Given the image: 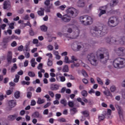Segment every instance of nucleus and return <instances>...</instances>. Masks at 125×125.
Returning <instances> with one entry per match:
<instances>
[{
    "label": "nucleus",
    "mask_w": 125,
    "mask_h": 125,
    "mask_svg": "<svg viewBox=\"0 0 125 125\" xmlns=\"http://www.w3.org/2000/svg\"><path fill=\"white\" fill-rule=\"evenodd\" d=\"M107 43H114L115 44H121V45H125V37L120 38L118 36L111 38H107L106 39Z\"/></svg>",
    "instance_id": "f257e3e1"
},
{
    "label": "nucleus",
    "mask_w": 125,
    "mask_h": 125,
    "mask_svg": "<svg viewBox=\"0 0 125 125\" xmlns=\"http://www.w3.org/2000/svg\"><path fill=\"white\" fill-rule=\"evenodd\" d=\"M104 28L102 26H100L98 27L94 26L93 29L90 30V33L93 37H103L106 33L104 32Z\"/></svg>",
    "instance_id": "f03ea898"
},
{
    "label": "nucleus",
    "mask_w": 125,
    "mask_h": 125,
    "mask_svg": "<svg viewBox=\"0 0 125 125\" xmlns=\"http://www.w3.org/2000/svg\"><path fill=\"white\" fill-rule=\"evenodd\" d=\"M113 65L114 68L117 69H122L125 67V59L118 57L115 59L113 62Z\"/></svg>",
    "instance_id": "7ed1b4c3"
},
{
    "label": "nucleus",
    "mask_w": 125,
    "mask_h": 125,
    "mask_svg": "<svg viewBox=\"0 0 125 125\" xmlns=\"http://www.w3.org/2000/svg\"><path fill=\"white\" fill-rule=\"evenodd\" d=\"M79 19L82 24L85 26L90 25L92 24V22H93L92 18L87 15L82 16L79 18Z\"/></svg>",
    "instance_id": "20e7f679"
},
{
    "label": "nucleus",
    "mask_w": 125,
    "mask_h": 125,
    "mask_svg": "<svg viewBox=\"0 0 125 125\" xmlns=\"http://www.w3.org/2000/svg\"><path fill=\"white\" fill-rule=\"evenodd\" d=\"M87 57L88 58V61H89L91 65H93V66H96L97 65V60L95 58V55H94V54H89L88 55Z\"/></svg>",
    "instance_id": "39448f33"
},
{
    "label": "nucleus",
    "mask_w": 125,
    "mask_h": 125,
    "mask_svg": "<svg viewBox=\"0 0 125 125\" xmlns=\"http://www.w3.org/2000/svg\"><path fill=\"white\" fill-rule=\"evenodd\" d=\"M67 12L71 14L73 17H77L79 14V10L73 7L69 8L67 10Z\"/></svg>",
    "instance_id": "423d86ee"
},
{
    "label": "nucleus",
    "mask_w": 125,
    "mask_h": 125,
    "mask_svg": "<svg viewBox=\"0 0 125 125\" xmlns=\"http://www.w3.org/2000/svg\"><path fill=\"white\" fill-rule=\"evenodd\" d=\"M115 20H116V17H110L108 21V25L109 27H116L117 24H115Z\"/></svg>",
    "instance_id": "0eeeda50"
},
{
    "label": "nucleus",
    "mask_w": 125,
    "mask_h": 125,
    "mask_svg": "<svg viewBox=\"0 0 125 125\" xmlns=\"http://www.w3.org/2000/svg\"><path fill=\"white\" fill-rule=\"evenodd\" d=\"M72 48L74 51H80L81 48H82V45L77 42L74 43L72 46Z\"/></svg>",
    "instance_id": "6e6552de"
},
{
    "label": "nucleus",
    "mask_w": 125,
    "mask_h": 125,
    "mask_svg": "<svg viewBox=\"0 0 125 125\" xmlns=\"http://www.w3.org/2000/svg\"><path fill=\"white\" fill-rule=\"evenodd\" d=\"M116 53L118 56H124L125 54V47H119L116 51Z\"/></svg>",
    "instance_id": "1a4fd4ad"
},
{
    "label": "nucleus",
    "mask_w": 125,
    "mask_h": 125,
    "mask_svg": "<svg viewBox=\"0 0 125 125\" xmlns=\"http://www.w3.org/2000/svg\"><path fill=\"white\" fill-rule=\"evenodd\" d=\"M3 9H10L11 8V3L9 0H5L3 4Z\"/></svg>",
    "instance_id": "9d476101"
},
{
    "label": "nucleus",
    "mask_w": 125,
    "mask_h": 125,
    "mask_svg": "<svg viewBox=\"0 0 125 125\" xmlns=\"http://www.w3.org/2000/svg\"><path fill=\"white\" fill-rule=\"evenodd\" d=\"M118 113L119 114V118L121 121H123L124 120V115L123 110L122 109V107L120 106H118L117 107Z\"/></svg>",
    "instance_id": "9b49d317"
},
{
    "label": "nucleus",
    "mask_w": 125,
    "mask_h": 125,
    "mask_svg": "<svg viewBox=\"0 0 125 125\" xmlns=\"http://www.w3.org/2000/svg\"><path fill=\"white\" fill-rule=\"evenodd\" d=\"M32 118H34V119H38V118H42V115L40 114V112L38 111H35L31 115Z\"/></svg>",
    "instance_id": "f8f14e48"
},
{
    "label": "nucleus",
    "mask_w": 125,
    "mask_h": 125,
    "mask_svg": "<svg viewBox=\"0 0 125 125\" xmlns=\"http://www.w3.org/2000/svg\"><path fill=\"white\" fill-rule=\"evenodd\" d=\"M7 60L8 63H11V60H12V52H8V55L7 56Z\"/></svg>",
    "instance_id": "ddd939ff"
},
{
    "label": "nucleus",
    "mask_w": 125,
    "mask_h": 125,
    "mask_svg": "<svg viewBox=\"0 0 125 125\" xmlns=\"http://www.w3.org/2000/svg\"><path fill=\"white\" fill-rule=\"evenodd\" d=\"M62 20L64 22H70L71 21V17L67 15L63 16L62 18Z\"/></svg>",
    "instance_id": "4468645a"
},
{
    "label": "nucleus",
    "mask_w": 125,
    "mask_h": 125,
    "mask_svg": "<svg viewBox=\"0 0 125 125\" xmlns=\"http://www.w3.org/2000/svg\"><path fill=\"white\" fill-rule=\"evenodd\" d=\"M104 48H103L99 49L97 51V53H100L99 57L100 58V59H103V58H104V54H101V52L104 53Z\"/></svg>",
    "instance_id": "2eb2a0df"
},
{
    "label": "nucleus",
    "mask_w": 125,
    "mask_h": 125,
    "mask_svg": "<svg viewBox=\"0 0 125 125\" xmlns=\"http://www.w3.org/2000/svg\"><path fill=\"white\" fill-rule=\"evenodd\" d=\"M8 104L10 108H13L16 106V101L11 100L8 102Z\"/></svg>",
    "instance_id": "dca6fc26"
},
{
    "label": "nucleus",
    "mask_w": 125,
    "mask_h": 125,
    "mask_svg": "<svg viewBox=\"0 0 125 125\" xmlns=\"http://www.w3.org/2000/svg\"><path fill=\"white\" fill-rule=\"evenodd\" d=\"M51 90H58L59 89V85L57 84H52L50 86Z\"/></svg>",
    "instance_id": "f3484780"
},
{
    "label": "nucleus",
    "mask_w": 125,
    "mask_h": 125,
    "mask_svg": "<svg viewBox=\"0 0 125 125\" xmlns=\"http://www.w3.org/2000/svg\"><path fill=\"white\" fill-rule=\"evenodd\" d=\"M51 9H54V7L53 6V5L51 4L50 6H47V7L45 9V12L47 13H50L51 11H50Z\"/></svg>",
    "instance_id": "a211bd4d"
},
{
    "label": "nucleus",
    "mask_w": 125,
    "mask_h": 125,
    "mask_svg": "<svg viewBox=\"0 0 125 125\" xmlns=\"http://www.w3.org/2000/svg\"><path fill=\"white\" fill-rule=\"evenodd\" d=\"M37 13L39 16H43L44 15V8H41L40 10H39Z\"/></svg>",
    "instance_id": "6ab92c4d"
},
{
    "label": "nucleus",
    "mask_w": 125,
    "mask_h": 125,
    "mask_svg": "<svg viewBox=\"0 0 125 125\" xmlns=\"http://www.w3.org/2000/svg\"><path fill=\"white\" fill-rule=\"evenodd\" d=\"M17 69H18L17 64L16 63H14L13 64V66L11 68V73H14V72H15V71H16Z\"/></svg>",
    "instance_id": "aec40b11"
},
{
    "label": "nucleus",
    "mask_w": 125,
    "mask_h": 125,
    "mask_svg": "<svg viewBox=\"0 0 125 125\" xmlns=\"http://www.w3.org/2000/svg\"><path fill=\"white\" fill-rule=\"evenodd\" d=\"M16 115H10L8 117V120L9 121H14L16 119Z\"/></svg>",
    "instance_id": "412c9836"
},
{
    "label": "nucleus",
    "mask_w": 125,
    "mask_h": 125,
    "mask_svg": "<svg viewBox=\"0 0 125 125\" xmlns=\"http://www.w3.org/2000/svg\"><path fill=\"white\" fill-rule=\"evenodd\" d=\"M40 29L42 32H46L47 31V26L45 25H42L40 26Z\"/></svg>",
    "instance_id": "4be33fe9"
},
{
    "label": "nucleus",
    "mask_w": 125,
    "mask_h": 125,
    "mask_svg": "<svg viewBox=\"0 0 125 125\" xmlns=\"http://www.w3.org/2000/svg\"><path fill=\"white\" fill-rule=\"evenodd\" d=\"M81 94L83 97H87V95H88V93L87 91L85 90H83L82 91Z\"/></svg>",
    "instance_id": "5701e85b"
},
{
    "label": "nucleus",
    "mask_w": 125,
    "mask_h": 125,
    "mask_svg": "<svg viewBox=\"0 0 125 125\" xmlns=\"http://www.w3.org/2000/svg\"><path fill=\"white\" fill-rule=\"evenodd\" d=\"M62 72L64 73H66L67 72H69V67L67 65H64L63 69H62Z\"/></svg>",
    "instance_id": "b1692460"
},
{
    "label": "nucleus",
    "mask_w": 125,
    "mask_h": 125,
    "mask_svg": "<svg viewBox=\"0 0 125 125\" xmlns=\"http://www.w3.org/2000/svg\"><path fill=\"white\" fill-rule=\"evenodd\" d=\"M28 76L29 77H30L31 78H34L36 76V74H35V72L32 71H29L28 73Z\"/></svg>",
    "instance_id": "393cba45"
},
{
    "label": "nucleus",
    "mask_w": 125,
    "mask_h": 125,
    "mask_svg": "<svg viewBox=\"0 0 125 125\" xmlns=\"http://www.w3.org/2000/svg\"><path fill=\"white\" fill-rule=\"evenodd\" d=\"M60 103L61 104L63 105L64 106H67V100H66L65 99L61 100Z\"/></svg>",
    "instance_id": "a878e982"
},
{
    "label": "nucleus",
    "mask_w": 125,
    "mask_h": 125,
    "mask_svg": "<svg viewBox=\"0 0 125 125\" xmlns=\"http://www.w3.org/2000/svg\"><path fill=\"white\" fill-rule=\"evenodd\" d=\"M14 96L16 99H18L20 97V92L17 91L15 92Z\"/></svg>",
    "instance_id": "bb28decb"
},
{
    "label": "nucleus",
    "mask_w": 125,
    "mask_h": 125,
    "mask_svg": "<svg viewBox=\"0 0 125 125\" xmlns=\"http://www.w3.org/2000/svg\"><path fill=\"white\" fill-rule=\"evenodd\" d=\"M104 119H105V116H104V115H103V114H102V115L98 116V120H99V122L104 121Z\"/></svg>",
    "instance_id": "cd10ccee"
},
{
    "label": "nucleus",
    "mask_w": 125,
    "mask_h": 125,
    "mask_svg": "<svg viewBox=\"0 0 125 125\" xmlns=\"http://www.w3.org/2000/svg\"><path fill=\"white\" fill-rule=\"evenodd\" d=\"M82 114L83 115V116H84V117H89V112H88V111L85 110L83 111Z\"/></svg>",
    "instance_id": "c85d7f7f"
},
{
    "label": "nucleus",
    "mask_w": 125,
    "mask_h": 125,
    "mask_svg": "<svg viewBox=\"0 0 125 125\" xmlns=\"http://www.w3.org/2000/svg\"><path fill=\"white\" fill-rule=\"evenodd\" d=\"M43 103H44V100L42 99L41 98L38 99L37 104H38L39 105H41V104H43Z\"/></svg>",
    "instance_id": "c756f323"
},
{
    "label": "nucleus",
    "mask_w": 125,
    "mask_h": 125,
    "mask_svg": "<svg viewBox=\"0 0 125 125\" xmlns=\"http://www.w3.org/2000/svg\"><path fill=\"white\" fill-rule=\"evenodd\" d=\"M76 67V68H78V67H80V63H75L71 65V67L74 69V68Z\"/></svg>",
    "instance_id": "7c9ffc66"
},
{
    "label": "nucleus",
    "mask_w": 125,
    "mask_h": 125,
    "mask_svg": "<svg viewBox=\"0 0 125 125\" xmlns=\"http://www.w3.org/2000/svg\"><path fill=\"white\" fill-rule=\"evenodd\" d=\"M29 33L30 36H31V37H34V36H35V32H34V30H33L32 28H31L29 30Z\"/></svg>",
    "instance_id": "2f4dec72"
},
{
    "label": "nucleus",
    "mask_w": 125,
    "mask_h": 125,
    "mask_svg": "<svg viewBox=\"0 0 125 125\" xmlns=\"http://www.w3.org/2000/svg\"><path fill=\"white\" fill-rule=\"evenodd\" d=\"M82 74L83 76V77H85V78H86L88 77V75H87V73H86V71L84 70H83L82 71Z\"/></svg>",
    "instance_id": "473e14b6"
},
{
    "label": "nucleus",
    "mask_w": 125,
    "mask_h": 125,
    "mask_svg": "<svg viewBox=\"0 0 125 125\" xmlns=\"http://www.w3.org/2000/svg\"><path fill=\"white\" fill-rule=\"evenodd\" d=\"M78 6L80 7H83V6H84V2L83 1H80L78 3Z\"/></svg>",
    "instance_id": "72a5a7b5"
},
{
    "label": "nucleus",
    "mask_w": 125,
    "mask_h": 125,
    "mask_svg": "<svg viewBox=\"0 0 125 125\" xmlns=\"http://www.w3.org/2000/svg\"><path fill=\"white\" fill-rule=\"evenodd\" d=\"M62 76V75H61V74H57L56 79L58 82H60V80L61 79Z\"/></svg>",
    "instance_id": "f704fd0d"
},
{
    "label": "nucleus",
    "mask_w": 125,
    "mask_h": 125,
    "mask_svg": "<svg viewBox=\"0 0 125 125\" xmlns=\"http://www.w3.org/2000/svg\"><path fill=\"white\" fill-rule=\"evenodd\" d=\"M112 4L110 3V6H114V5H116L118 3V0H112Z\"/></svg>",
    "instance_id": "c9c22d12"
},
{
    "label": "nucleus",
    "mask_w": 125,
    "mask_h": 125,
    "mask_svg": "<svg viewBox=\"0 0 125 125\" xmlns=\"http://www.w3.org/2000/svg\"><path fill=\"white\" fill-rule=\"evenodd\" d=\"M110 89L111 92H115V91H116V86L112 85L110 87Z\"/></svg>",
    "instance_id": "e433bc0d"
},
{
    "label": "nucleus",
    "mask_w": 125,
    "mask_h": 125,
    "mask_svg": "<svg viewBox=\"0 0 125 125\" xmlns=\"http://www.w3.org/2000/svg\"><path fill=\"white\" fill-rule=\"evenodd\" d=\"M17 12L19 14H23L24 13V9L21 8L18 10Z\"/></svg>",
    "instance_id": "4c0bfd02"
},
{
    "label": "nucleus",
    "mask_w": 125,
    "mask_h": 125,
    "mask_svg": "<svg viewBox=\"0 0 125 125\" xmlns=\"http://www.w3.org/2000/svg\"><path fill=\"white\" fill-rule=\"evenodd\" d=\"M52 61H50V59H48L47 62V66H48V67H51V66H52Z\"/></svg>",
    "instance_id": "58836bf2"
},
{
    "label": "nucleus",
    "mask_w": 125,
    "mask_h": 125,
    "mask_svg": "<svg viewBox=\"0 0 125 125\" xmlns=\"http://www.w3.org/2000/svg\"><path fill=\"white\" fill-rule=\"evenodd\" d=\"M50 105H51V103L50 102H48L47 103V104H45L43 106V108L44 109L46 108H48V107H49V106H50Z\"/></svg>",
    "instance_id": "ea45409f"
},
{
    "label": "nucleus",
    "mask_w": 125,
    "mask_h": 125,
    "mask_svg": "<svg viewBox=\"0 0 125 125\" xmlns=\"http://www.w3.org/2000/svg\"><path fill=\"white\" fill-rule=\"evenodd\" d=\"M97 81L98 83H99V84H101V85L103 84V82H102V80H101V79L100 78L98 77L97 78Z\"/></svg>",
    "instance_id": "a19ab883"
},
{
    "label": "nucleus",
    "mask_w": 125,
    "mask_h": 125,
    "mask_svg": "<svg viewBox=\"0 0 125 125\" xmlns=\"http://www.w3.org/2000/svg\"><path fill=\"white\" fill-rule=\"evenodd\" d=\"M105 13H106V10H102L99 14V17H101V15H103V14H105Z\"/></svg>",
    "instance_id": "79ce46f5"
},
{
    "label": "nucleus",
    "mask_w": 125,
    "mask_h": 125,
    "mask_svg": "<svg viewBox=\"0 0 125 125\" xmlns=\"http://www.w3.org/2000/svg\"><path fill=\"white\" fill-rule=\"evenodd\" d=\"M23 25H24V27H26V26H29L30 28H32V24H31L30 21H27V23H23Z\"/></svg>",
    "instance_id": "37998d69"
},
{
    "label": "nucleus",
    "mask_w": 125,
    "mask_h": 125,
    "mask_svg": "<svg viewBox=\"0 0 125 125\" xmlns=\"http://www.w3.org/2000/svg\"><path fill=\"white\" fill-rule=\"evenodd\" d=\"M27 91L31 92V91H35V88L33 87H29L27 88Z\"/></svg>",
    "instance_id": "c03bdc74"
},
{
    "label": "nucleus",
    "mask_w": 125,
    "mask_h": 125,
    "mask_svg": "<svg viewBox=\"0 0 125 125\" xmlns=\"http://www.w3.org/2000/svg\"><path fill=\"white\" fill-rule=\"evenodd\" d=\"M27 97L29 98V99H31V97H32V93L31 92H27Z\"/></svg>",
    "instance_id": "a18cd8bd"
},
{
    "label": "nucleus",
    "mask_w": 125,
    "mask_h": 125,
    "mask_svg": "<svg viewBox=\"0 0 125 125\" xmlns=\"http://www.w3.org/2000/svg\"><path fill=\"white\" fill-rule=\"evenodd\" d=\"M48 94L51 96L52 98H53L54 97V93L53 92L49 91H48Z\"/></svg>",
    "instance_id": "49530a36"
},
{
    "label": "nucleus",
    "mask_w": 125,
    "mask_h": 125,
    "mask_svg": "<svg viewBox=\"0 0 125 125\" xmlns=\"http://www.w3.org/2000/svg\"><path fill=\"white\" fill-rule=\"evenodd\" d=\"M55 96L56 100H59V99L61 98V94H56Z\"/></svg>",
    "instance_id": "de8ad7c7"
},
{
    "label": "nucleus",
    "mask_w": 125,
    "mask_h": 125,
    "mask_svg": "<svg viewBox=\"0 0 125 125\" xmlns=\"http://www.w3.org/2000/svg\"><path fill=\"white\" fill-rule=\"evenodd\" d=\"M37 104V103L36 102V101L35 100H32L31 102V106H35Z\"/></svg>",
    "instance_id": "09e8293b"
},
{
    "label": "nucleus",
    "mask_w": 125,
    "mask_h": 125,
    "mask_svg": "<svg viewBox=\"0 0 125 125\" xmlns=\"http://www.w3.org/2000/svg\"><path fill=\"white\" fill-rule=\"evenodd\" d=\"M44 4L46 6H48V5H49V4H50V0H46L45 1V2H44Z\"/></svg>",
    "instance_id": "8fccbe9b"
},
{
    "label": "nucleus",
    "mask_w": 125,
    "mask_h": 125,
    "mask_svg": "<svg viewBox=\"0 0 125 125\" xmlns=\"http://www.w3.org/2000/svg\"><path fill=\"white\" fill-rule=\"evenodd\" d=\"M9 39H10V40H14V39H18V37L13 35L11 37H9Z\"/></svg>",
    "instance_id": "3c124183"
},
{
    "label": "nucleus",
    "mask_w": 125,
    "mask_h": 125,
    "mask_svg": "<svg viewBox=\"0 0 125 125\" xmlns=\"http://www.w3.org/2000/svg\"><path fill=\"white\" fill-rule=\"evenodd\" d=\"M15 34H17V35H20V34H21V30L20 29L15 30Z\"/></svg>",
    "instance_id": "603ef678"
},
{
    "label": "nucleus",
    "mask_w": 125,
    "mask_h": 125,
    "mask_svg": "<svg viewBox=\"0 0 125 125\" xmlns=\"http://www.w3.org/2000/svg\"><path fill=\"white\" fill-rule=\"evenodd\" d=\"M9 40V37H8L7 38H4L3 39V42L4 43H7L8 42V40Z\"/></svg>",
    "instance_id": "864d4df0"
},
{
    "label": "nucleus",
    "mask_w": 125,
    "mask_h": 125,
    "mask_svg": "<svg viewBox=\"0 0 125 125\" xmlns=\"http://www.w3.org/2000/svg\"><path fill=\"white\" fill-rule=\"evenodd\" d=\"M45 98L47 99V101H51V99H50V97L48 94H46L44 96Z\"/></svg>",
    "instance_id": "5fc2aeb1"
},
{
    "label": "nucleus",
    "mask_w": 125,
    "mask_h": 125,
    "mask_svg": "<svg viewBox=\"0 0 125 125\" xmlns=\"http://www.w3.org/2000/svg\"><path fill=\"white\" fill-rule=\"evenodd\" d=\"M68 106L70 107V108H73V107H74V103L72 102H69Z\"/></svg>",
    "instance_id": "6e6d98bb"
},
{
    "label": "nucleus",
    "mask_w": 125,
    "mask_h": 125,
    "mask_svg": "<svg viewBox=\"0 0 125 125\" xmlns=\"http://www.w3.org/2000/svg\"><path fill=\"white\" fill-rule=\"evenodd\" d=\"M9 27L12 30H13V29H14V23L11 22L9 25Z\"/></svg>",
    "instance_id": "4d7b16f0"
},
{
    "label": "nucleus",
    "mask_w": 125,
    "mask_h": 125,
    "mask_svg": "<svg viewBox=\"0 0 125 125\" xmlns=\"http://www.w3.org/2000/svg\"><path fill=\"white\" fill-rule=\"evenodd\" d=\"M42 66L43 64L42 63H39L38 66L37 67V68L38 69V70H42Z\"/></svg>",
    "instance_id": "13d9d810"
},
{
    "label": "nucleus",
    "mask_w": 125,
    "mask_h": 125,
    "mask_svg": "<svg viewBox=\"0 0 125 125\" xmlns=\"http://www.w3.org/2000/svg\"><path fill=\"white\" fill-rule=\"evenodd\" d=\"M12 90H7L6 92V94H7V95H10V94H12Z\"/></svg>",
    "instance_id": "bf43d9fd"
},
{
    "label": "nucleus",
    "mask_w": 125,
    "mask_h": 125,
    "mask_svg": "<svg viewBox=\"0 0 125 125\" xmlns=\"http://www.w3.org/2000/svg\"><path fill=\"white\" fill-rule=\"evenodd\" d=\"M60 123H66V119L64 118H62L59 120Z\"/></svg>",
    "instance_id": "052dcab7"
},
{
    "label": "nucleus",
    "mask_w": 125,
    "mask_h": 125,
    "mask_svg": "<svg viewBox=\"0 0 125 125\" xmlns=\"http://www.w3.org/2000/svg\"><path fill=\"white\" fill-rule=\"evenodd\" d=\"M23 48H24V46H23V45H21L18 47V50H19V51H22Z\"/></svg>",
    "instance_id": "680f3d73"
},
{
    "label": "nucleus",
    "mask_w": 125,
    "mask_h": 125,
    "mask_svg": "<svg viewBox=\"0 0 125 125\" xmlns=\"http://www.w3.org/2000/svg\"><path fill=\"white\" fill-rule=\"evenodd\" d=\"M60 82H62V83L65 82L66 81V78H65V77L64 76H61V79L60 80Z\"/></svg>",
    "instance_id": "e2e57ef3"
},
{
    "label": "nucleus",
    "mask_w": 125,
    "mask_h": 125,
    "mask_svg": "<svg viewBox=\"0 0 125 125\" xmlns=\"http://www.w3.org/2000/svg\"><path fill=\"white\" fill-rule=\"evenodd\" d=\"M11 46H12L13 47H14L15 46H16L17 45V43L16 42L14 41L11 44Z\"/></svg>",
    "instance_id": "0e129e2a"
},
{
    "label": "nucleus",
    "mask_w": 125,
    "mask_h": 125,
    "mask_svg": "<svg viewBox=\"0 0 125 125\" xmlns=\"http://www.w3.org/2000/svg\"><path fill=\"white\" fill-rule=\"evenodd\" d=\"M36 92H37V93L42 92V88H41V87H38L36 89Z\"/></svg>",
    "instance_id": "69168bd1"
},
{
    "label": "nucleus",
    "mask_w": 125,
    "mask_h": 125,
    "mask_svg": "<svg viewBox=\"0 0 125 125\" xmlns=\"http://www.w3.org/2000/svg\"><path fill=\"white\" fill-rule=\"evenodd\" d=\"M48 113H49L48 109H45L43 112V115H48Z\"/></svg>",
    "instance_id": "338daca9"
},
{
    "label": "nucleus",
    "mask_w": 125,
    "mask_h": 125,
    "mask_svg": "<svg viewBox=\"0 0 125 125\" xmlns=\"http://www.w3.org/2000/svg\"><path fill=\"white\" fill-rule=\"evenodd\" d=\"M69 58L67 56L64 57V62L66 63H69Z\"/></svg>",
    "instance_id": "774afa93"
}]
</instances>
